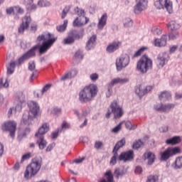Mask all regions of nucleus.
Returning a JSON list of instances; mask_svg holds the SVG:
<instances>
[{"mask_svg":"<svg viewBox=\"0 0 182 182\" xmlns=\"http://www.w3.org/2000/svg\"><path fill=\"white\" fill-rule=\"evenodd\" d=\"M42 45H36L33 46L27 53L18 58V65H21V63H22L24 60H27V59L35 56V50H36V49H38V52L41 53V55H43V53H46V52H48V50H49V49L53 46V43L58 41V37H55V36L50 33L41 34L38 36L37 42H42Z\"/></svg>","mask_w":182,"mask_h":182,"instance_id":"1","label":"nucleus"},{"mask_svg":"<svg viewBox=\"0 0 182 182\" xmlns=\"http://www.w3.org/2000/svg\"><path fill=\"white\" fill-rule=\"evenodd\" d=\"M97 92H99L97 85L95 84L87 85L79 92V101L80 103H89L96 97Z\"/></svg>","mask_w":182,"mask_h":182,"instance_id":"2","label":"nucleus"},{"mask_svg":"<svg viewBox=\"0 0 182 182\" xmlns=\"http://www.w3.org/2000/svg\"><path fill=\"white\" fill-rule=\"evenodd\" d=\"M42 167V159L34 158L31 160V162L27 166L26 171H24V178L29 180L32 177H35L41 168Z\"/></svg>","mask_w":182,"mask_h":182,"instance_id":"3","label":"nucleus"},{"mask_svg":"<svg viewBox=\"0 0 182 182\" xmlns=\"http://www.w3.org/2000/svg\"><path fill=\"white\" fill-rule=\"evenodd\" d=\"M109 109L111 110L108 109L105 114L107 119L110 118L112 113H113L114 119H120L124 114L123 106L119 105V100H114L109 105Z\"/></svg>","mask_w":182,"mask_h":182,"instance_id":"4","label":"nucleus"},{"mask_svg":"<svg viewBox=\"0 0 182 182\" xmlns=\"http://www.w3.org/2000/svg\"><path fill=\"white\" fill-rule=\"evenodd\" d=\"M136 69L141 73H147L148 70L153 69V60L147 55H142L137 62Z\"/></svg>","mask_w":182,"mask_h":182,"instance_id":"5","label":"nucleus"},{"mask_svg":"<svg viewBox=\"0 0 182 182\" xmlns=\"http://www.w3.org/2000/svg\"><path fill=\"white\" fill-rule=\"evenodd\" d=\"M1 130H3V132H9L11 137L14 139L16 132V122H15V121L4 122L1 126Z\"/></svg>","mask_w":182,"mask_h":182,"instance_id":"6","label":"nucleus"},{"mask_svg":"<svg viewBox=\"0 0 182 182\" xmlns=\"http://www.w3.org/2000/svg\"><path fill=\"white\" fill-rule=\"evenodd\" d=\"M178 153H180V148L178 147L167 148L166 150L161 153V161H167L169 157L174 156V154H178Z\"/></svg>","mask_w":182,"mask_h":182,"instance_id":"7","label":"nucleus"},{"mask_svg":"<svg viewBox=\"0 0 182 182\" xmlns=\"http://www.w3.org/2000/svg\"><path fill=\"white\" fill-rule=\"evenodd\" d=\"M130 63V58L127 54L122 55L119 59L116 60L117 70L118 71L122 70L124 68H126Z\"/></svg>","mask_w":182,"mask_h":182,"instance_id":"8","label":"nucleus"},{"mask_svg":"<svg viewBox=\"0 0 182 182\" xmlns=\"http://www.w3.org/2000/svg\"><path fill=\"white\" fill-rule=\"evenodd\" d=\"M149 0H136V5L134 6V14H141L143 11L147 9Z\"/></svg>","mask_w":182,"mask_h":182,"instance_id":"9","label":"nucleus"},{"mask_svg":"<svg viewBox=\"0 0 182 182\" xmlns=\"http://www.w3.org/2000/svg\"><path fill=\"white\" fill-rule=\"evenodd\" d=\"M159 4V9H166L168 14H173V2L170 0H159L156 2V5Z\"/></svg>","mask_w":182,"mask_h":182,"instance_id":"10","label":"nucleus"},{"mask_svg":"<svg viewBox=\"0 0 182 182\" xmlns=\"http://www.w3.org/2000/svg\"><path fill=\"white\" fill-rule=\"evenodd\" d=\"M168 54L166 53H161L159 54L156 60V65L157 68L159 69L163 68L167 62H168Z\"/></svg>","mask_w":182,"mask_h":182,"instance_id":"11","label":"nucleus"},{"mask_svg":"<svg viewBox=\"0 0 182 182\" xmlns=\"http://www.w3.org/2000/svg\"><path fill=\"white\" fill-rule=\"evenodd\" d=\"M31 22H32V18L31 16H25L22 18V23L18 27V33H23L28 28H29V25H31Z\"/></svg>","mask_w":182,"mask_h":182,"instance_id":"12","label":"nucleus"},{"mask_svg":"<svg viewBox=\"0 0 182 182\" xmlns=\"http://www.w3.org/2000/svg\"><path fill=\"white\" fill-rule=\"evenodd\" d=\"M134 159V152L133 150L127 151L125 152H122L120 155L118 156V160L119 161H132Z\"/></svg>","mask_w":182,"mask_h":182,"instance_id":"13","label":"nucleus"},{"mask_svg":"<svg viewBox=\"0 0 182 182\" xmlns=\"http://www.w3.org/2000/svg\"><path fill=\"white\" fill-rule=\"evenodd\" d=\"M176 107V105L173 103H169L166 105H162L161 104H157L154 105V109L155 110H157L158 112H168L170 110H173L174 107Z\"/></svg>","mask_w":182,"mask_h":182,"instance_id":"14","label":"nucleus"},{"mask_svg":"<svg viewBox=\"0 0 182 182\" xmlns=\"http://www.w3.org/2000/svg\"><path fill=\"white\" fill-rule=\"evenodd\" d=\"M50 126L48 123L44 122L35 134V137H45V134L49 132Z\"/></svg>","mask_w":182,"mask_h":182,"instance_id":"15","label":"nucleus"},{"mask_svg":"<svg viewBox=\"0 0 182 182\" xmlns=\"http://www.w3.org/2000/svg\"><path fill=\"white\" fill-rule=\"evenodd\" d=\"M120 46H122V42L114 41L107 46V52H108V53H113V52H116Z\"/></svg>","mask_w":182,"mask_h":182,"instance_id":"16","label":"nucleus"},{"mask_svg":"<svg viewBox=\"0 0 182 182\" xmlns=\"http://www.w3.org/2000/svg\"><path fill=\"white\" fill-rule=\"evenodd\" d=\"M143 159L147 160V164H149V166H151L156 160V155L151 151L145 152L143 155Z\"/></svg>","mask_w":182,"mask_h":182,"instance_id":"17","label":"nucleus"},{"mask_svg":"<svg viewBox=\"0 0 182 182\" xmlns=\"http://www.w3.org/2000/svg\"><path fill=\"white\" fill-rule=\"evenodd\" d=\"M87 22H89V18H87V17H82V18L77 17L74 20L73 25L75 27L83 26V25H86Z\"/></svg>","mask_w":182,"mask_h":182,"instance_id":"18","label":"nucleus"},{"mask_svg":"<svg viewBox=\"0 0 182 182\" xmlns=\"http://www.w3.org/2000/svg\"><path fill=\"white\" fill-rule=\"evenodd\" d=\"M28 106L30 107V112L33 114L34 117H36L38 113H39V106L38 104L33 101H31L28 102Z\"/></svg>","mask_w":182,"mask_h":182,"instance_id":"19","label":"nucleus"},{"mask_svg":"<svg viewBox=\"0 0 182 182\" xmlns=\"http://www.w3.org/2000/svg\"><path fill=\"white\" fill-rule=\"evenodd\" d=\"M154 45L158 48L166 46L167 45V36L163 35L161 38L155 39Z\"/></svg>","mask_w":182,"mask_h":182,"instance_id":"20","label":"nucleus"},{"mask_svg":"<svg viewBox=\"0 0 182 182\" xmlns=\"http://www.w3.org/2000/svg\"><path fill=\"white\" fill-rule=\"evenodd\" d=\"M107 23V14L105 13L102 14L101 18L98 21L97 28L98 29H103L105 26H106V24Z\"/></svg>","mask_w":182,"mask_h":182,"instance_id":"21","label":"nucleus"},{"mask_svg":"<svg viewBox=\"0 0 182 182\" xmlns=\"http://www.w3.org/2000/svg\"><path fill=\"white\" fill-rule=\"evenodd\" d=\"M96 39H97V36L95 34L92 35L88 41L86 43V49L87 50H90V49H93L95 48V43H96Z\"/></svg>","mask_w":182,"mask_h":182,"instance_id":"22","label":"nucleus"},{"mask_svg":"<svg viewBox=\"0 0 182 182\" xmlns=\"http://www.w3.org/2000/svg\"><path fill=\"white\" fill-rule=\"evenodd\" d=\"M37 139L36 144H38V147L41 150H43L45 147H46V145L48 144V142L45 141V136H36Z\"/></svg>","mask_w":182,"mask_h":182,"instance_id":"23","label":"nucleus"},{"mask_svg":"<svg viewBox=\"0 0 182 182\" xmlns=\"http://www.w3.org/2000/svg\"><path fill=\"white\" fill-rule=\"evenodd\" d=\"M127 82H129V79H127V78L117 77V78L112 79L111 80L109 85L111 86H114V85H117L119 83H120V84L127 83Z\"/></svg>","mask_w":182,"mask_h":182,"instance_id":"24","label":"nucleus"},{"mask_svg":"<svg viewBox=\"0 0 182 182\" xmlns=\"http://www.w3.org/2000/svg\"><path fill=\"white\" fill-rule=\"evenodd\" d=\"M64 45H71L75 43V39L73 38V31H70L67 38L63 39Z\"/></svg>","mask_w":182,"mask_h":182,"instance_id":"25","label":"nucleus"},{"mask_svg":"<svg viewBox=\"0 0 182 182\" xmlns=\"http://www.w3.org/2000/svg\"><path fill=\"white\" fill-rule=\"evenodd\" d=\"M159 100H168L171 99V92L168 91H163L159 95Z\"/></svg>","mask_w":182,"mask_h":182,"instance_id":"26","label":"nucleus"},{"mask_svg":"<svg viewBox=\"0 0 182 182\" xmlns=\"http://www.w3.org/2000/svg\"><path fill=\"white\" fill-rule=\"evenodd\" d=\"M181 28V26L180 24L174 21H171L168 24V28L170 29V31H174L180 29Z\"/></svg>","mask_w":182,"mask_h":182,"instance_id":"27","label":"nucleus"},{"mask_svg":"<svg viewBox=\"0 0 182 182\" xmlns=\"http://www.w3.org/2000/svg\"><path fill=\"white\" fill-rule=\"evenodd\" d=\"M181 141V139L180 138V136H173L169 139H167L166 141V144H178V143H180Z\"/></svg>","mask_w":182,"mask_h":182,"instance_id":"28","label":"nucleus"},{"mask_svg":"<svg viewBox=\"0 0 182 182\" xmlns=\"http://www.w3.org/2000/svg\"><path fill=\"white\" fill-rule=\"evenodd\" d=\"M135 93L139 96V97H142L146 95V91L144 90V85H139L138 87L135 89Z\"/></svg>","mask_w":182,"mask_h":182,"instance_id":"29","label":"nucleus"},{"mask_svg":"<svg viewBox=\"0 0 182 182\" xmlns=\"http://www.w3.org/2000/svg\"><path fill=\"white\" fill-rule=\"evenodd\" d=\"M124 144H126V139L123 138L122 139L117 142L113 149V151L117 152L119 151V149H121V147H123Z\"/></svg>","mask_w":182,"mask_h":182,"instance_id":"30","label":"nucleus"},{"mask_svg":"<svg viewBox=\"0 0 182 182\" xmlns=\"http://www.w3.org/2000/svg\"><path fill=\"white\" fill-rule=\"evenodd\" d=\"M114 174L115 175L116 178L119 179L120 177H123L126 174V170L117 168L115 169Z\"/></svg>","mask_w":182,"mask_h":182,"instance_id":"31","label":"nucleus"},{"mask_svg":"<svg viewBox=\"0 0 182 182\" xmlns=\"http://www.w3.org/2000/svg\"><path fill=\"white\" fill-rule=\"evenodd\" d=\"M68 28V20H65L63 25L58 26L56 29L58 32H65Z\"/></svg>","mask_w":182,"mask_h":182,"instance_id":"32","label":"nucleus"},{"mask_svg":"<svg viewBox=\"0 0 182 182\" xmlns=\"http://www.w3.org/2000/svg\"><path fill=\"white\" fill-rule=\"evenodd\" d=\"M105 176L107 178V182H114L113 180V174L112 173V171H107L105 173Z\"/></svg>","mask_w":182,"mask_h":182,"instance_id":"33","label":"nucleus"},{"mask_svg":"<svg viewBox=\"0 0 182 182\" xmlns=\"http://www.w3.org/2000/svg\"><path fill=\"white\" fill-rule=\"evenodd\" d=\"M112 153H113V156L111 158L109 163L111 166H114V164H116V160L117 157H119V154H117V152L114 150L112 151Z\"/></svg>","mask_w":182,"mask_h":182,"instance_id":"34","label":"nucleus"},{"mask_svg":"<svg viewBox=\"0 0 182 182\" xmlns=\"http://www.w3.org/2000/svg\"><path fill=\"white\" fill-rule=\"evenodd\" d=\"M125 127L128 130H134V129H137V125H132L130 121L125 122Z\"/></svg>","mask_w":182,"mask_h":182,"instance_id":"35","label":"nucleus"},{"mask_svg":"<svg viewBox=\"0 0 182 182\" xmlns=\"http://www.w3.org/2000/svg\"><path fill=\"white\" fill-rule=\"evenodd\" d=\"M159 181V176L157 175H150L147 177L146 182H157Z\"/></svg>","mask_w":182,"mask_h":182,"instance_id":"36","label":"nucleus"},{"mask_svg":"<svg viewBox=\"0 0 182 182\" xmlns=\"http://www.w3.org/2000/svg\"><path fill=\"white\" fill-rule=\"evenodd\" d=\"M133 26V21L130 18H127L124 19V26L125 28H129V26Z\"/></svg>","mask_w":182,"mask_h":182,"instance_id":"37","label":"nucleus"},{"mask_svg":"<svg viewBox=\"0 0 182 182\" xmlns=\"http://www.w3.org/2000/svg\"><path fill=\"white\" fill-rule=\"evenodd\" d=\"M123 123H124V122H119L117 126H116L112 129V133H119V132L122 130V126L123 125Z\"/></svg>","mask_w":182,"mask_h":182,"instance_id":"38","label":"nucleus"},{"mask_svg":"<svg viewBox=\"0 0 182 182\" xmlns=\"http://www.w3.org/2000/svg\"><path fill=\"white\" fill-rule=\"evenodd\" d=\"M69 11H70V6H66L63 9L62 14H61L62 19H65V18H66V15H68V12H69Z\"/></svg>","mask_w":182,"mask_h":182,"instance_id":"39","label":"nucleus"},{"mask_svg":"<svg viewBox=\"0 0 182 182\" xmlns=\"http://www.w3.org/2000/svg\"><path fill=\"white\" fill-rule=\"evenodd\" d=\"M176 168H181L182 167V156L176 158L175 161Z\"/></svg>","mask_w":182,"mask_h":182,"instance_id":"40","label":"nucleus"},{"mask_svg":"<svg viewBox=\"0 0 182 182\" xmlns=\"http://www.w3.org/2000/svg\"><path fill=\"white\" fill-rule=\"evenodd\" d=\"M83 51L78 50L75 52L74 57L75 59H83Z\"/></svg>","mask_w":182,"mask_h":182,"instance_id":"41","label":"nucleus"},{"mask_svg":"<svg viewBox=\"0 0 182 182\" xmlns=\"http://www.w3.org/2000/svg\"><path fill=\"white\" fill-rule=\"evenodd\" d=\"M31 157H32V154L31 152L23 155L21 157V163H23V161H25V160H29V159H31Z\"/></svg>","mask_w":182,"mask_h":182,"instance_id":"42","label":"nucleus"},{"mask_svg":"<svg viewBox=\"0 0 182 182\" xmlns=\"http://www.w3.org/2000/svg\"><path fill=\"white\" fill-rule=\"evenodd\" d=\"M68 79H72V73H70L69 72L64 74L61 77L60 80H63V82H65V80H68Z\"/></svg>","mask_w":182,"mask_h":182,"instance_id":"43","label":"nucleus"},{"mask_svg":"<svg viewBox=\"0 0 182 182\" xmlns=\"http://www.w3.org/2000/svg\"><path fill=\"white\" fill-rule=\"evenodd\" d=\"M141 146H143V142L141 141V140H138L133 144V149H140Z\"/></svg>","mask_w":182,"mask_h":182,"instance_id":"44","label":"nucleus"},{"mask_svg":"<svg viewBox=\"0 0 182 182\" xmlns=\"http://www.w3.org/2000/svg\"><path fill=\"white\" fill-rule=\"evenodd\" d=\"M180 36V34L178 33V32H176V33H172L169 35L168 38L170 41H176V39H177V38H178Z\"/></svg>","mask_w":182,"mask_h":182,"instance_id":"45","label":"nucleus"},{"mask_svg":"<svg viewBox=\"0 0 182 182\" xmlns=\"http://www.w3.org/2000/svg\"><path fill=\"white\" fill-rule=\"evenodd\" d=\"M75 12L78 16H83V15H85V11L83 9H80L79 7L75 9Z\"/></svg>","mask_w":182,"mask_h":182,"instance_id":"46","label":"nucleus"},{"mask_svg":"<svg viewBox=\"0 0 182 182\" xmlns=\"http://www.w3.org/2000/svg\"><path fill=\"white\" fill-rule=\"evenodd\" d=\"M146 49H147V48L146 47H142L139 50H138L135 54L134 55V56L135 58H137L138 56H140V55H141V53H143V52H144V50H146Z\"/></svg>","mask_w":182,"mask_h":182,"instance_id":"47","label":"nucleus"},{"mask_svg":"<svg viewBox=\"0 0 182 182\" xmlns=\"http://www.w3.org/2000/svg\"><path fill=\"white\" fill-rule=\"evenodd\" d=\"M94 147H95V149H97V150L102 149V147H103V142L100 141H95Z\"/></svg>","mask_w":182,"mask_h":182,"instance_id":"48","label":"nucleus"},{"mask_svg":"<svg viewBox=\"0 0 182 182\" xmlns=\"http://www.w3.org/2000/svg\"><path fill=\"white\" fill-rule=\"evenodd\" d=\"M50 87H52V84L46 85L41 90V95L48 91L50 89Z\"/></svg>","mask_w":182,"mask_h":182,"instance_id":"49","label":"nucleus"},{"mask_svg":"<svg viewBox=\"0 0 182 182\" xmlns=\"http://www.w3.org/2000/svg\"><path fill=\"white\" fill-rule=\"evenodd\" d=\"M90 78L92 82H96L99 79V75L97 73H92L90 75Z\"/></svg>","mask_w":182,"mask_h":182,"instance_id":"50","label":"nucleus"},{"mask_svg":"<svg viewBox=\"0 0 182 182\" xmlns=\"http://www.w3.org/2000/svg\"><path fill=\"white\" fill-rule=\"evenodd\" d=\"M27 11H36V4H28V6H26Z\"/></svg>","mask_w":182,"mask_h":182,"instance_id":"51","label":"nucleus"},{"mask_svg":"<svg viewBox=\"0 0 182 182\" xmlns=\"http://www.w3.org/2000/svg\"><path fill=\"white\" fill-rule=\"evenodd\" d=\"M6 12L7 15H11V14H15V6L6 9Z\"/></svg>","mask_w":182,"mask_h":182,"instance_id":"52","label":"nucleus"},{"mask_svg":"<svg viewBox=\"0 0 182 182\" xmlns=\"http://www.w3.org/2000/svg\"><path fill=\"white\" fill-rule=\"evenodd\" d=\"M152 32L154 35H161V30L160 28L154 27L152 28Z\"/></svg>","mask_w":182,"mask_h":182,"instance_id":"53","label":"nucleus"},{"mask_svg":"<svg viewBox=\"0 0 182 182\" xmlns=\"http://www.w3.org/2000/svg\"><path fill=\"white\" fill-rule=\"evenodd\" d=\"M178 49V46H172L169 48L170 53H174Z\"/></svg>","mask_w":182,"mask_h":182,"instance_id":"54","label":"nucleus"},{"mask_svg":"<svg viewBox=\"0 0 182 182\" xmlns=\"http://www.w3.org/2000/svg\"><path fill=\"white\" fill-rule=\"evenodd\" d=\"M14 9L16 10V12L18 14H23V12H25V11L23 10V9L21 8L19 6H14Z\"/></svg>","mask_w":182,"mask_h":182,"instance_id":"55","label":"nucleus"},{"mask_svg":"<svg viewBox=\"0 0 182 182\" xmlns=\"http://www.w3.org/2000/svg\"><path fill=\"white\" fill-rule=\"evenodd\" d=\"M23 123L24 124H29V116H26V115L23 116Z\"/></svg>","mask_w":182,"mask_h":182,"instance_id":"56","label":"nucleus"},{"mask_svg":"<svg viewBox=\"0 0 182 182\" xmlns=\"http://www.w3.org/2000/svg\"><path fill=\"white\" fill-rule=\"evenodd\" d=\"M135 173L136 174H141V173H143V168L141 166H136L135 168Z\"/></svg>","mask_w":182,"mask_h":182,"instance_id":"57","label":"nucleus"},{"mask_svg":"<svg viewBox=\"0 0 182 182\" xmlns=\"http://www.w3.org/2000/svg\"><path fill=\"white\" fill-rule=\"evenodd\" d=\"M28 70H31V72L33 70H35V63L34 62L28 63Z\"/></svg>","mask_w":182,"mask_h":182,"instance_id":"58","label":"nucleus"},{"mask_svg":"<svg viewBox=\"0 0 182 182\" xmlns=\"http://www.w3.org/2000/svg\"><path fill=\"white\" fill-rule=\"evenodd\" d=\"M144 91H145V94L149 93V92H151V90H153V86L148 85L146 87H144Z\"/></svg>","mask_w":182,"mask_h":182,"instance_id":"59","label":"nucleus"},{"mask_svg":"<svg viewBox=\"0 0 182 182\" xmlns=\"http://www.w3.org/2000/svg\"><path fill=\"white\" fill-rule=\"evenodd\" d=\"M53 112L55 114H60V113H62V109L60 108H54Z\"/></svg>","mask_w":182,"mask_h":182,"instance_id":"60","label":"nucleus"},{"mask_svg":"<svg viewBox=\"0 0 182 182\" xmlns=\"http://www.w3.org/2000/svg\"><path fill=\"white\" fill-rule=\"evenodd\" d=\"M69 127H70V124L64 121L62 124V129H69Z\"/></svg>","mask_w":182,"mask_h":182,"instance_id":"61","label":"nucleus"},{"mask_svg":"<svg viewBox=\"0 0 182 182\" xmlns=\"http://www.w3.org/2000/svg\"><path fill=\"white\" fill-rule=\"evenodd\" d=\"M69 73H71V78L75 77L77 75V70L74 69L72 70L70 72H68Z\"/></svg>","mask_w":182,"mask_h":182,"instance_id":"62","label":"nucleus"},{"mask_svg":"<svg viewBox=\"0 0 182 182\" xmlns=\"http://www.w3.org/2000/svg\"><path fill=\"white\" fill-rule=\"evenodd\" d=\"M71 32H73V39H80V38H82V36L76 33V31H71Z\"/></svg>","mask_w":182,"mask_h":182,"instance_id":"63","label":"nucleus"},{"mask_svg":"<svg viewBox=\"0 0 182 182\" xmlns=\"http://www.w3.org/2000/svg\"><path fill=\"white\" fill-rule=\"evenodd\" d=\"M14 70H15V68H12L11 67H9L7 68V74L8 75H12L13 73L14 72Z\"/></svg>","mask_w":182,"mask_h":182,"instance_id":"64","label":"nucleus"}]
</instances>
